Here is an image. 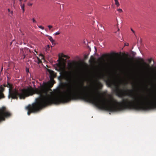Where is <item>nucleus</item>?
<instances>
[{
	"mask_svg": "<svg viewBox=\"0 0 156 156\" xmlns=\"http://www.w3.org/2000/svg\"><path fill=\"white\" fill-rule=\"evenodd\" d=\"M63 58H69V57L68 56L62 54L61 56H59V58L58 60V63L57 64V66L58 68L59 71L60 72H63L64 73L67 80H71V77L68 74L70 73L66 70V65L64 61H66V60H65Z\"/></svg>",
	"mask_w": 156,
	"mask_h": 156,
	"instance_id": "nucleus-1",
	"label": "nucleus"
},
{
	"mask_svg": "<svg viewBox=\"0 0 156 156\" xmlns=\"http://www.w3.org/2000/svg\"><path fill=\"white\" fill-rule=\"evenodd\" d=\"M11 113L9 112L5 107H2L0 108V122L4 121L5 118L10 116Z\"/></svg>",
	"mask_w": 156,
	"mask_h": 156,
	"instance_id": "nucleus-2",
	"label": "nucleus"
},
{
	"mask_svg": "<svg viewBox=\"0 0 156 156\" xmlns=\"http://www.w3.org/2000/svg\"><path fill=\"white\" fill-rule=\"evenodd\" d=\"M77 62L75 61H73L72 62L68 63L69 67L70 69H73L75 68Z\"/></svg>",
	"mask_w": 156,
	"mask_h": 156,
	"instance_id": "nucleus-3",
	"label": "nucleus"
},
{
	"mask_svg": "<svg viewBox=\"0 0 156 156\" xmlns=\"http://www.w3.org/2000/svg\"><path fill=\"white\" fill-rule=\"evenodd\" d=\"M89 63L91 65L94 64L96 63V61L94 57L92 55L89 61Z\"/></svg>",
	"mask_w": 156,
	"mask_h": 156,
	"instance_id": "nucleus-4",
	"label": "nucleus"
},
{
	"mask_svg": "<svg viewBox=\"0 0 156 156\" xmlns=\"http://www.w3.org/2000/svg\"><path fill=\"white\" fill-rule=\"evenodd\" d=\"M99 65L102 66H104L105 61L104 59L102 58H99Z\"/></svg>",
	"mask_w": 156,
	"mask_h": 156,
	"instance_id": "nucleus-5",
	"label": "nucleus"
},
{
	"mask_svg": "<svg viewBox=\"0 0 156 156\" xmlns=\"http://www.w3.org/2000/svg\"><path fill=\"white\" fill-rule=\"evenodd\" d=\"M69 72L70 73H69V74H68L69 75H70V76L71 77V80H68L66 79V78L64 75V73L63 72H60V73H61L63 74L64 77H65V78L67 81L69 82H71L73 80V78H74V77H73V75H72V71H69Z\"/></svg>",
	"mask_w": 156,
	"mask_h": 156,
	"instance_id": "nucleus-6",
	"label": "nucleus"
},
{
	"mask_svg": "<svg viewBox=\"0 0 156 156\" xmlns=\"http://www.w3.org/2000/svg\"><path fill=\"white\" fill-rule=\"evenodd\" d=\"M48 39L52 43V44L53 45V43L55 42V40L53 39L52 37H51L48 36Z\"/></svg>",
	"mask_w": 156,
	"mask_h": 156,
	"instance_id": "nucleus-7",
	"label": "nucleus"
},
{
	"mask_svg": "<svg viewBox=\"0 0 156 156\" xmlns=\"http://www.w3.org/2000/svg\"><path fill=\"white\" fill-rule=\"evenodd\" d=\"M20 6L22 9L23 10V12L25 11V5L24 4H22V2L20 3Z\"/></svg>",
	"mask_w": 156,
	"mask_h": 156,
	"instance_id": "nucleus-8",
	"label": "nucleus"
},
{
	"mask_svg": "<svg viewBox=\"0 0 156 156\" xmlns=\"http://www.w3.org/2000/svg\"><path fill=\"white\" fill-rule=\"evenodd\" d=\"M8 12H9V16L10 17H12L13 15V12L12 11H10L9 9H8Z\"/></svg>",
	"mask_w": 156,
	"mask_h": 156,
	"instance_id": "nucleus-9",
	"label": "nucleus"
},
{
	"mask_svg": "<svg viewBox=\"0 0 156 156\" xmlns=\"http://www.w3.org/2000/svg\"><path fill=\"white\" fill-rule=\"evenodd\" d=\"M115 4L117 7H118L120 5V4L118 0H114Z\"/></svg>",
	"mask_w": 156,
	"mask_h": 156,
	"instance_id": "nucleus-10",
	"label": "nucleus"
},
{
	"mask_svg": "<svg viewBox=\"0 0 156 156\" xmlns=\"http://www.w3.org/2000/svg\"><path fill=\"white\" fill-rule=\"evenodd\" d=\"M50 46L49 45H47V46L46 48V51H48L49 49V48H50Z\"/></svg>",
	"mask_w": 156,
	"mask_h": 156,
	"instance_id": "nucleus-11",
	"label": "nucleus"
},
{
	"mask_svg": "<svg viewBox=\"0 0 156 156\" xmlns=\"http://www.w3.org/2000/svg\"><path fill=\"white\" fill-rule=\"evenodd\" d=\"M37 59L38 61V63L39 64V63H41L42 61L41 60V59L39 58L37 56Z\"/></svg>",
	"mask_w": 156,
	"mask_h": 156,
	"instance_id": "nucleus-12",
	"label": "nucleus"
},
{
	"mask_svg": "<svg viewBox=\"0 0 156 156\" xmlns=\"http://www.w3.org/2000/svg\"><path fill=\"white\" fill-rule=\"evenodd\" d=\"M119 13H121L123 12L122 9H117Z\"/></svg>",
	"mask_w": 156,
	"mask_h": 156,
	"instance_id": "nucleus-13",
	"label": "nucleus"
},
{
	"mask_svg": "<svg viewBox=\"0 0 156 156\" xmlns=\"http://www.w3.org/2000/svg\"><path fill=\"white\" fill-rule=\"evenodd\" d=\"M60 34V32H58V31L56 33H55L54 34L55 35H59Z\"/></svg>",
	"mask_w": 156,
	"mask_h": 156,
	"instance_id": "nucleus-14",
	"label": "nucleus"
},
{
	"mask_svg": "<svg viewBox=\"0 0 156 156\" xmlns=\"http://www.w3.org/2000/svg\"><path fill=\"white\" fill-rule=\"evenodd\" d=\"M32 5H33L32 3H30V2H28L27 3V5L29 6H32Z\"/></svg>",
	"mask_w": 156,
	"mask_h": 156,
	"instance_id": "nucleus-15",
	"label": "nucleus"
},
{
	"mask_svg": "<svg viewBox=\"0 0 156 156\" xmlns=\"http://www.w3.org/2000/svg\"><path fill=\"white\" fill-rule=\"evenodd\" d=\"M38 27L40 28L42 30H44V27L41 26H39Z\"/></svg>",
	"mask_w": 156,
	"mask_h": 156,
	"instance_id": "nucleus-16",
	"label": "nucleus"
},
{
	"mask_svg": "<svg viewBox=\"0 0 156 156\" xmlns=\"http://www.w3.org/2000/svg\"><path fill=\"white\" fill-rule=\"evenodd\" d=\"M32 21H33V22L34 23H37V22L35 20V19L34 18H33L32 19Z\"/></svg>",
	"mask_w": 156,
	"mask_h": 156,
	"instance_id": "nucleus-17",
	"label": "nucleus"
},
{
	"mask_svg": "<svg viewBox=\"0 0 156 156\" xmlns=\"http://www.w3.org/2000/svg\"><path fill=\"white\" fill-rule=\"evenodd\" d=\"M48 27L50 30L51 29V28H52V27H53L51 25H48Z\"/></svg>",
	"mask_w": 156,
	"mask_h": 156,
	"instance_id": "nucleus-18",
	"label": "nucleus"
},
{
	"mask_svg": "<svg viewBox=\"0 0 156 156\" xmlns=\"http://www.w3.org/2000/svg\"><path fill=\"white\" fill-rule=\"evenodd\" d=\"M88 57V56L87 55H86L84 56V58L85 59H87Z\"/></svg>",
	"mask_w": 156,
	"mask_h": 156,
	"instance_id": "nucleus-19",
	"label": "nucleus"
},
{
	"mask_svg": "<svg viewBox=\"0 0 156 156\" xmlns=\"http://www.w3.org/2000/svg\"><path fill=\"white\" fill-rule=\"evenodd\" d=\"M131 30L135 34V31L133 30L131 28Z\"/></svg>",
	"mask_w": 156,
	"mask_h": 156,
	"instance_id": "nucleus-20",
	"label": "nucleus"
},
{
	"mask_svg": "<svg viewBox=\"0 0 156 156\" xmlns=\"http://www.w3.org/2000/svg\"><path fill=\"white\" fill-rule=\"evenodd\" d=\"M128 90L130 92H132L133 91L132 90Z\"/></svg>",
	"mask_w": 156,
	"mask_h": 156,
	"instance_id": "nucleus-21",
	"label": "nucleus"
},
{
	"mask_svg": "<svg viewBox=\"0 0 156 156\" xmlns=\"http://www.w3.org/2000/svg\"><path fill=\"white\" fill-rule=\"evenodd\" d=\"M151 59H150L149 60V62L150 63L151 62Z\"/></svg>",
	"mask_w": 156,
	"mask_h": 156,
	"instance_id": "nucleus-22",
	"label": "nucleus"
},
{
	"mask_svg": "<svg viewBox=\"0 0 156 156\" xmlns=\"http://www.w3.org/2000/svg\"><path fill=\"white\" fill-rule=\"evenodd\" d=\"M100 86L101 87H102V84H101V83H100Z\"/></svg>",
	"mask_w": 156,
	"mask_h": 156,
	"instance_id": "nucleus-23",
	"label": "nucleus"
},
{
	"mask_svg": "<svg viewBox=\"0 0 156 156\" xmlns=\"http://www.w3.org/2000/svg\"><path fill=\"white\" fill-rule=\"evenodd\" d=\"M142 41V39H140V42H141Z\"/></svg>",
	"mask_w": 156,
	"mask_h": 156,
	"instance_id": "nucleus-24",
	"label": "nucleus"
},
{
	"mask_svg": "<svg viewBox=\"0 0 156 156\" xmlns=\"http://www.w3.org/2000/svg\"><path fill=\"white\" fill-rule=\"evenodd\" d=\"M140 60H141L143 62H144V61L142 59H141Z\"/></svg>",
	"mask_w": 156,
	"mask_h": 156,
	"instance_id": "nucleus-25",
	"label": "nucleus"
},
{
	"mask_svg": "<svg viewBox=\"0 0 156 156\" xmlns=\"http://www.w3.org/2000/svg\"><path fill=\"white\" fill-rule=\"evenodd\" d=\"M27 0H24V2H25L27 1Z\"/></svg>",
	"mask_w": 156,
	"mask_h": 156,
	"instance_id": "nucleus-26",
	"label": "nucleus"
},
{
	"mask_svg": "<svg viewBox=\"0 0 156 156\" xmlns=\"http://www.w3.org/2000/svg\"><path fill=\"white\" fill-rule=\"evenodd\" d=\"M147 66H148V67H149L150 66H149L148 65H147Z\"/></svg>",
	"mask_w": 156,
	"mask_h": 156,
	"instance_id": "nucleus-27",
	"label": "nucleus"
},
{
	"mask_svg": "<svg viewBox=\"0 0 156 156\" xmlns=\"http://www.w3.org/2000/svg\"><path fill=\"white\" fill-rule=\"evenodd\" d=\"M129 45V44L127 43V44H126V45L128 46Z\"/></svg>",
	"mask_w": 156,
	"mask_h": 156,
	"instance_id": "nucleus-28",
	"label": "nucleus"
},
{
	"mask_svg": "<svg viewBox=\"0 0 156 156\" xmlns=\"http://www.w3.org/2000/svg\"><path fill=\"white\" fill-rule=\"evenodd\" d=\"M123 83L122 82H120V84H122Z\"/></svg>",
	"mask_w": 156,
	"mask_h": 156,
	"instance_id": "nucleus-29",
	"label": "nucleus"
},
{
	"mask_svg": "<svg viewBox=\"0 0 156 156\" xmlns=\"http://www.w3.org/2000/svg\"><path fill=\"white\" fill-rule=\"evenodd\" d=\"M19 1L21 2V1H22V0H19Z\"/></svg>",
	"mask_w": 156,
	"mask_h": 156,
	"instance_id": "nucleus-30",
	"label": "nucleus"
},
{
	"mask_svg": "<svg viewBox=\"0 0 156 156\" xmlns=\"http://www.w3.org/2000/svg\"><path fill=\"white\" fill-rule=\"evenodd\" d=\"M20 50L21 51H22V50H23V49H20Z\"/></svg>",
	"mask_w": 156,
	"mask_h": 156,
	"instance_id": "nucleus-31",
	"label": "nucleus"
},
{
	"mask_svg": "<svg viewBox=\"0 0 156 156\" xmlns=\"http://www.w3.org/2000/svg\"><path fill=\"white\" fill-rule=\"evenodd\" d=\"M12 1H14V2H15V0H12Z\"/></svg>",
	"mask_w": 156,
	"mask_h": 156,
	"instance_id": "nucleus-32",
	"label": "nucleus"
},
{
	"mask_svg": "<svg viewBox=\"0 0 156 156\" xmlns=\"http://www.w3.org/2000/svg\"><path fill=\"white\" fill-rule=\"evenodd\" d=\"M13 4H14L15 3V2H14V1H13Z\"/></svg>",
	"mask_w": 156,
	"mask_h": 156,
	"instance_id": "nucleus-33",
	"label": "nucleus"
},
{
	"mask_svg": "<svg viewBox=\"0 0 156 156\" xmlns=\"http://www.w3.org/2000/svg\"><path fill=\"white\" fill-rule=\"evenodd\" d=\"M118 31H119V29H118Z\"/></svg>",
	"mask_w": 156,
	"mask_h": 156,
	"instance_id": "nucleus-34",
	"label": "nucleus"
},
{
	"mask_svg": "<svg viewBox=\"0 0 156 156\" xmlns=\"http://www.w3.org/2000/svg\"><path fill=\"white\" fill-rule=\"evenodd\" d=\"M144 64H146L145 63H144Z\"/></svg>",
	"mask_w": 156,
	"mask_h": 156,
	"instance_id": "nucleus-35",
	"label": "nucleus"
},
{
	"mask_svg": "<svg viewBox=\"0 0 156 156\" xmlns=\"http://www.w3.org/2000/svg\"><path fill=\"white\" fill-rule=\"evenodd\" d=\"M123 54L124 55H125V54L124 53Z\"/></svg>",
	"mask_w": 156,
	"mask_h": 156,
	"instance_id": "nucleus-36",
	"label": "nucleus"
},
{
	"mask_svg": "<svg viewBox=\"0 0 156 156\" xmlns=\"http://www.w3.org/2000/svg\"><path fill=\"white\" fill-rule=\"evenodd\" d=\"M124 85H125H125H126V84H124Z\"/></svg>",
	"mask_w": 156,
	"mask_h": 156,
	"instance_id": "nucleus-37",
	"label": "nucleus"
}]
</instances>
